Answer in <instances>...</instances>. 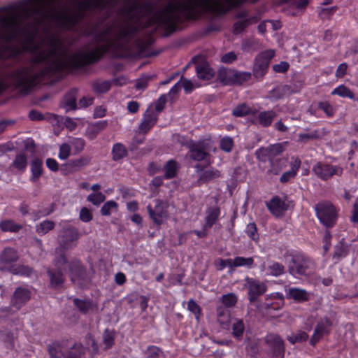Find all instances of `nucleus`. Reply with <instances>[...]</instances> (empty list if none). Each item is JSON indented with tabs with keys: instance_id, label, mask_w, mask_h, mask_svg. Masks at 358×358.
<instances>
[{
	"instance_id": "obj_1",
	"label": "nucleus",
	"mask_w": 358,
	"mask_h": 358,
	"mask_svg": "<svg viewBox=\"0 0 358 358\" xmlns=\"http://www.w3.org/2000/svg\"><path fill=\"white\" fill-rule=\"evenodd\" d=\"M60 0H23L20 3L21 9L26 18L33 20L34 27L31 31L24 30V39L18 45H9L22 35V31L20 15L13 13L1 17L0 24L3 29L0 30V42L4 43L1 48L8 52L12 57H17L24 52L31 53L29 66H22L9 72L6 80H0V94L9 87L24 95L28 94L32 88L45 77L52 76L65 71L62 62L63 50L56 36L50 35L47 38L48 49L40 50L41 45L36 41L38 28L46 20L55 21L59 27L66 29H72L83 18V12L72 15L60 13L55 3Z\"/></svg>"
},
{
	"instance_id": "obj_2",
	"label": "nucleus",
	"mask_w": 358,
	"mask_h": 358,
	"mask_svg": "<svg viewBox=\"0 0 358 358\" xmlns=\"http://www.w3.org/2000/svg\"><path fill=\"white\" fill-rule=\"evenodd\" d=\"M243 0H171L155 12L152 20L169 34L176 31L179 23L196 20L204 13L222 15L238 6Z\"/></svg>"
},
{
	"instance_id": "obj_3",
	"label": "nucleus",
	"mask_w": 358,
	"mask_h": 358,
	"mask_svg": "<svg viewBox=\"0 0 358 358\" xmlns=\"http://www.w3.org/2000/svg\"><path fill=\"white\" fill-rule=\"evenodd\" d=\"M112 24H106L101 30L94 34L92 44L94 49L88 52L77 51L72 55L68 54V50L62 40L56 36L63 50L62 62L66 71L78 69L99 61L103 55L112 48L115 47L118 41L129 42L140 30L138 25L127 24L118 31L117 38H110L113 31Z\"/></svg>"
},
{
	"instance_id": "obj_4",
	"label": "nucleus",
	"mask_w": 358,
	"mask_h": 358,
	"mask_svg": "<svg viewBox=\"0 0 358 358\" xmlns=\"http://www.w3.org/2000/svg\"><path fill=\"white\" fill-rule=\"evenodd\" d=\"M320 222L327 229L332 228L336 224L338 213L335 206L328 201H321L314 207Z\"/></svg>"
},
{
	"instance_id": "obj_5",
	"label": "nucleus",
	"mask_w": 358,
	"mask_h": 358,
	"mask_svg": "<svg viewBox=\"0 0 358 358\" xmlns=\"http://www.w3.org/2000/svg\"><path fill=\"white\" fill-rule=\"evenodd\" d=\"M153 9L151 1L141 3L138 0H128L124 5L122 12L130 21H138L143 15L150 13Z\"/></svg>"
},
{
	"instance_id": "obj_6",
	"label": "nucleus",
	"mask_w": 358,
	"mask_h": 358,
	"mask_svg": "<svg viewBox=\"0 0 358 358\" xmlns=\"http://www.w3.org/2000/svg\"><path fill=\"white\" fill-rule=\"evenodd\" d=\"M274 56V50H266L261 52L255 57L252 75L257 80H262L264 78L267 73L270 62Z\"/></svg>"
},
{
	"instance_id": "obj_7",
	"label": "nucleus",
	"mask_w": 358,
	"mask_h": 358,
	"mask_svg": "<svg viewBox=\"0 0 358 358\" xmlns=\"http://www.w3.org/2000/svg\"><path fill=\"white\" fill-rule=\"evenodd\" d=\"M154 206L148 205V213L153 223L157 226H160L165 223L169 217V204L159 199L154 200Z\"/></svg>"
},
{
	"instance_id": "obj_8",
	"label": "nucleus",
	"mask_w": 358,
	"mask_h": 358,
	"mask_svg": "<svg viewBox=\"0 0 358 358\" xmlns=\"http://www.w3.org/2000/svg\"><path fill=\"white\" fill-rule=\"evenodd\" d=\"M80 236L78 229L69 225L61 230L57 241L62 249L68 250L76 247Z\"/></svg>"
},
{
	"instance_id": "obj_9",
	"label": "nucleus",
	"mask_w": 358,
	"mask_h": 358,
	"mask_svg": "<svg viewBox=\"0 0 358 358\" xmlns=\"http://www.w3.org/2000/svg\"><path fill=\"white\" fill-rule=\"evenodd\" d=\"M313 265V262L308 257L302 254H296L291 256L288 271L292 275H306Z\"/></svg>"
},
{
	"instance_id": "obj_10",
	"label": "nucleus",
	"mask_w": 358,
	"mask_h": 358,
	"mask_svg": "<svg viewBox=\"0 0 358 358\" xmlns=\"http://www.w3.org/2000/svg\"><path fill=\"white\" fill-rule=\"evenodd\" d=\"M312 171L317 178L324 181L334 176H341L343 173V169L341 166L322 162H317L313 166Z\"/></svg>"
},
{
	"instance_id": "obj_11",
	"label": "nucleus",
	"mask_w": 358,
	"mask_h": 358,
	"mask_svg": "<svg viewBox=\"0 0 358 358\" xmlns=\"http://www.w3.org/2000/svg\"><path fill=\"white\" fill-rule=\"evenodd\" d=\"M189 149L190 158L194 161L201 162L204 160L209 154L206 152V147L203 141H194L192 140L187 141L186 143L181 142Z\"/></svg>"
},
{
	"instance_id": "obj_12",
	"label": "nucleus",
	"mask_w": 358,
	"mask_h": 358,
	"mask_svg": "<svg viewBox=\"0 0 358 358\" xmlns=\"http://www.w3.org/2000/svg\"><path fill=\"white\" fill-rule=\"evenodd\" d=\"M264 341L270 348V351L273 357H282L284 356V341L279 335L275 334H268L265 336Z\"/></svg>"
},
{
	"instance_id": "obj_13",
	"label": "nucleus",
	"mask_w": 358,
	"mask_h": 358,
	"mask_svg": "<svg viewBox=\"0 0 358 358\" xmlns=\"http://www.w3.org/2000/svg\"><path fill=\"white\" fill-rule=\"evenodd\" d=\"M245 282L248 290V300L250 303L256 301L259 296L266 292L267 287L263 282L248 277L245 278Z\"/></svg>"
},
{
	"instance_id": "obj_14",
	"label": "nucleus",
	"mask_w": 358,
	"mask_h": 358,
	"mask_svg": "<svg viewBox=\"0 0 358 358\" xmlns=\"http://www.w3.org/2000/svg\"><path fill=\"white\" fill-rule=\"evenodd\" d=\"M69 275L73 283L80 284V281L86 278V269L78 259H71L68 262Z\"/></svg>"
},
{
	"instance_id": "obj_15",
	"label": "nucleus",
	"mask_w": 358,
	"mask_h": 358,
	"mask_svg": "<svg viewBox=\"0 0 358 358\" xmlns=\"http://www.w3.org/2000/svg\"><path fill=\"white\" fill-rule=\"evenodd\" d=\"M19 259L17 251L10 247L5 248L0 253V270L10 271L13 263Z\"/></svg>"
},
{
	"instance_id": "obj_16",
	"label": "nucleus",
	"mask_w": 358,
	"mask_h": 358,
	"mask_svg": "<svg viewBox=\"0 0 358 358\" xmlns=\"http://www.w3.org/2000/svg\"><path fill=\"white\" fill-rule=\"evenodd\" d=\"M332 326V322L327 317L321 318L317 323L314 333L310 338V343L315 345L325 334L330 332V327Z\"/></svg>"
},
{
	"instance_id": "obj_17",
	"label": "nucleus",
	"mask_w": 358,
	"mask_h": 358,
	"mask_svg": "<svg viewBox=\"0 0 358 358\" xmlns=\"http://www.w3.org/2000/svg\"><path fill=\"white\" fill-rule=\"evenodd\" d=\"M194 168L199 174L197 182L199 184L208 183L221 176L220 171L215 168L204 170L205 166L200 164H196Z\"/></svg>"
},
{
	"instance_id": "obj_18",
	"label": "nucleus",
	"mask_w": 358,
	"mask_h": 358,
	"mask_svg": "<svg viewBox=\"0 0 358 358\" xmlns=\"http://www.w3.org/2000/svg\"><path fill=\"white\" fill-rule=\"evenodd\" d=\"M31 299V292L26 288L17 287L12 296L10 306L19 310Z\"/></svg>"
},
{
	"instance_id": "obj_19",
	"label": "nucleus",
	"mask_w": 358,
	"mask_h": 358,
	"mask_svg": "<svg viewBox=\"0 0 358 358\" xmlns=\"http://www.w3.org/2000/svg\"><path fill=\"white\" fill-rule=\"evenodd\" d=\"M158 115L152 109H148L138 127L140 133L146 134L157 122Z\"/></svg>"
},
{
	"instance_id": "obj_20",
	"label": "nucleus",
	"mask_w": 358,
	"mask_h": 358,
	"mask_svg": "<svg viewBox=\"0 0 358 358\" xmlns=\"http://www.w3.org/2000/svg\"><path fill=\"white\" fill-rule=\"evenodd\" d=\"M286 298L298 303H303L310 300V293L303 289L290 287L286 291Z\"/></svg>"
},
{
	"instance_id": "obj_21",
	"label": "nucleus",
	"mask_w": 358,
	"mask_h": 358,
	"mask_svg": "<svg viewBox=\"0 0 358 358\" xmlns=\"http://www.w3.org/2000/svg\"><path fill=\"white\" fill-rule=\"evenodd\" d=\"M296 92V90L292 85H277L269 92V96L274 99H280L285 96H289Z\"/></svg>"
},
{
	"instance_id": "obj_22",
	"label": "nucleus",
	"mask_w": 358,
	"mask_h": 358,
	"mask_svg": "<svg viewBox=\"0 0 358 358\" xmlns=\"http://www.w3.org/2000/svg\"><path fill=\"white\" fill-rule=\"evenodd\" d=\"M266 206L271 213L276 217L281 216L287 210L285 201L278 196L273 197L267 202Z\"/></svg>"
},
{
	"instance_id": "obj_23",
	"label": "nucleus",
	"mask_w": 358,
	"mask_h": 358,
	"mask_svg": "<svg viewBox=\"0 0 358 358\" xmlns=\"http://www.w3.org/2000/svg\"><path fill=\"white\" fill-rule=\"evenodd\" d=\"M92 157L88 155L81 156L78 159L70 160L67 164L63 166L71 172H76L80 171L85 166L90 164Z\"/></svg>"
},
{
	"instance_id": "obj_24",
	"label": "nucleus",
	"mask_w": 358,
	"mask_h": 358,
	"mask_svg": "<svg viewBox=\"0 0 358 358\" xmlns=\"http://www.w3.org/2000/svg\"><path fill=\"white\" fill-rule=\"evenodd\" d=\"M108 124L107 120H100L90 124L85 131L86 137L90 140H94L101 131L107 127Z\"/></svg>"
},
{
	"instance_id": "obj_25",
	"label": "nucleus",
	"mask_w": 358,
	"mask_h": 358,
	"mask_svg": "<svg viewBox=\"0 0 358 358\" xmlns=\"http://www.w3.org/2000/svg\"><path fill=\"white\" fill-rule=\"evenodd\" d=\"M73 304L79 312L83 315H87L97 309V305L90 299L75 298L73 299Z\"/></svg>"
},
{
	"instance_id": "obj_26",
	"label": "nucleus",
	"mask_w": 358,
	"mask_h": 358,
	"mask_svg": "<svg viewBox=\"0 0 358 358\" xmlns=\"http://www.w3.org/2000/svg\"><path fill=\"white\" fill-rule=\"evenodd\" d=\"M47 273L52 287L59 288L63 285L65 278L62 269L48 268Z\"/></svg>"
},
{
	"instance_id": "obj_27",
	"label": "nucleus",
	"mask_w": 358,
	"mask_h": 358,
	"mask_svg": "<svg viewBox=\"0 0 358 358\" xmlns=\"http://www.w3.org/2000/svg\"><path fill=\"white\" fill-rule=\"evenodd\" d=\"M204 229H210L215 224L220 215V209L219 207H210L206 212Z\"/></svg>"
},
{
	"instance_id": "obj_28",
	"label": "nucleus",
	"mask_w": 358,
	"mask_h": 358,
	"mask_svg": "<svg viewBox=\"0 0 358 358\" xmlns=\"http://www.w3.org/2000/svg\"><path fill=\"white\" fill-rule=\"evenodd\" d=\"M196 71L198 78L203 80H209L213 78L215 75V71L207 63H200L197 64Z\"/></svg>"
},
{
	"instance_id": "obj_29",
	"label": "nucleus",
	"mask_w": 358,
	"mask_h": 358,
	"mask_svg": "<svg viewBox=\"0 0 358 358\" xmlns=\"http://www.w3.org/2000/svg\"><path fill=\"white\" fill-rule=\"evenodd\" d=\"M28 165V157L24 152H20L15 155L14 160L10 164V167H13L20 173H24Z\"/></svg>"
},
{
	"instance_id": "obj_30",
	"label": "nucleus",
	"mask_w": 358,
	"mask_h": 358,
	"mask_svg": "<svg viewBox=\"0 0 358 358\" xmlns=\"http://www.w3.org/2000/svg\"><path fill=\"white\" fill-rule=\"evenodd\" d=\"M234 69L220 68L217 72V79L224 85H232Z\"/></svg>"
},
{
	"instance_id": "obj_31",
	"label": "nucleus",
	"mask_w": 358,
	"mask_h": 358,
	"mask_svg": "<svg viewBox=\"0 0 358 358\" xmlns=\"http://www.w3.org/2000/svg\"><path fill=\"white\" fill-rule=\"evenodd\" d=\"M31 176L30 180L32 182H36L41 176L43 172V161L40 158L34 159L30 164Z\"/></svg>"
},
{
	"instance_id": "obj_32",
	"label": "nucleus",
	"mask_w": 358,
	"mask_h": 358,
	"mask_svg": "<svg viewBox=\"0 0 358 358\" xmlns=\"http://www.w3.org/2000/svg\"><path fill=\"white\" fill-rule=\"evenodd\" d=\"M277 114L273 110H265L260 112L257 117L258 123L262 127H269L273 120L276 117Z\"/></svg>"
},
{
	"instance_id": "obj_33",
	"label": "nucleus",
	"mask_w": 358,
	"mask_h": 358,
	"mask_svg": "<svg viewBox=\"0 0 358 358\" xmlns=\"http://www.w3.org/2000/svg\"><path fill=\"white\" fill-rule=\"evenodd\" d=\"M259 19L256 16H252L243 20H239L233 25L234 34H241L250 24L257 22Z\"/></svg>"
},
{
	"instance_id": "obj_34",
	"label": "nucleus",
	"mask_w": 358,
	"mask_h": 358,
	"mask_svg": "<svg viewBox=\"0 0 358 358\" xmlns=\"http://www.w3.org/2000/svg\"><path fill=\"white\" fill-rule=\"evenodd\" d=\"M22 228L23 226L22 224L16 223L11 219L0 221V229L3 232L17 233Z\"/></svg>"
},
{
	"instance_id": "obj_35",
	"label": "nucleus",
	"mask_w": 358,
	"mask_h": 358,
	"mask_svg": "<svg viewBox=\"0 0 358 358\" xmlns=\"http://www.w3.org/2000/svg\"><path fill=\"white\" fill-rule=\"evenodd\" d=\"M85 354V348L80 343H75L67 351L64 358H81Z\"/></svg>"
},
{
	"instance_id": "obj_36",
	"label": "nucleus",
	"mask_w": 358,
	"mask_h": 358,
	"mask_svg": "<svg viewBox=\"0 0 358 358\" xmlns=\"http://www.w3.org/2000/svg\"><path fill=\"white\" fill-rule=\"evenodd\" d=\"M251 78L252 73L249 71H239L234 69L232 85L241 86L245 83L249 81Z\"/></svg>"
},
{
	"instance_id": "obj_37",
	"label": "nucleus",
	"mask_w": 358,
	"mask_h": 358,
	"mask_svg": "<svg viewBox=\"0 0 358 358\" xmlns=\"http://www.w3.org/2000/svg\"><path fill=\"white\" fill-rule=\"evenodd\" d=\"M287 159H275L270 162V168L267 171L268 174L278 175L286 166Z\"/></svg>"
},
{
	"instance_id": "obj_38",
	"label": "nucleus",
	"mask_w": 358,
	"mask_h": 358,
	"mask_svg": "<svg viewBox=\"0 0 358 358\" xmlns=\"http://www.w3.org/2000/svg\"><path fill=\"white\" fill-rule=\"evenodd\" d=\"M106 0H83L79 6L83 9L98 8L103 10L106 7Z\"/></svg>"
},
{
	"instance_id": "obj_39",
	"label": "nucleus",
	"mask_w": 358,
	"mask_h": 358,
	"mask_svg": "<svg viewBox=\"0 0 358 358\" xmlns=\"http://www.w3.org/2000/svg\"><path fill=\"white\" fill-rule=\"evenodd\" d=\"M226 262H227V265L230 267L243 266L251 267L253 265L254 259L252 257H236L234 260L228 259Z\"/></svg>"
},
{
	"instance_id": "obj_40",
	"label": "nucleus",
	"mask_w": 358,
	"mask_h": 358,
	"mask_svg": "<svg viewBox=\"0 0 358 358\" xmlns=\"http://www.w3.org/2000/svg\"><path fill=\"white\" fill-rule=\"evenodd\" d=\"M77 89L71 90L64 96V106L66 110H75L77 107L76 98H77Z\"/></svg>"
},
{
	"instance_id": "obj_41",
	"label": "nucleus",
	"mask_w": 358,
	"mask_h": 358,
	"mask_svg": "<svg viewBox=\"0 0 358 358\" xmlns=\"http://www.w3.org/2000/svg\"><path fill=\"white\" fill-rule=\"evenodd\" d=\"M112 158L114 161H119L128 155V151L124 145L121 143H117L113 145L112 148Z\"/></svg>"
},
{
	"instance_id": "obj_42",
	"label": "nucleus",
	"mask_w": 358,
	"mask_h": 358,
	"mask_svg": "<svg viewBox=\"0 0 358 358\" xmlns=\"http://www.w3.org/2000/svg\"><path fill=\"white\" fill-rule=\"evenodd\" d=\"M350 245L348 244L344 238H342L339 243L335 246L334 258H343L346 257L350 250Z\"/></svg>"
},
{
	"instance_id": "obj_43",
	"label": "nucleus",
	"mask_w": 358,
	"mask_h": 358,
	"mask_svg": "<svg viewBox=\"0 0 358 358\" xmlns=\"http://www.w3.org/2000/svg\"><path fill=\"white\" fill-rule=\"evenodd\" d=\"M178 169L179 166L176 161L173 159L169 160L164 166L165 178L171 179L175 178L177 175Z\"/></svg>"
},
{
	"instance_id": "obj_44",
	"label": "nucleus",
	"mask_w": 358,
	"mask_h": 358,
	"mask_svg": "<svg viewBox=\"0 0 358 358\" xmlns=\"http://www.w3.org/2000/svg\"><path fill=\"white\" fill-rule=\"evenodd\" d=\"M256 113V110H252L247 104L241 103L233 110L232 115L235 117H244L250 114H255Z\"/></svg>"
},
{
	"instance_id": "obj_45",
	"label": "nucleus",
	"mask_w": 358,
	"mask_h": 358,
	"mask_svg": "<svg viewBox=\"0 0 358 358\" xmlns=\"http://www.w3.org/2000/svg\"><path fill=\"white\" fill-rule=\"evenodd\" d=\"M50 358H64L62 345L58 342H53L48 346Z\"/></svg>"
},
{
	"instance_id": "obj_46",
	"label": "nucleus",
	"mask_w": 358,
	"mask_h": 358,
	"mask_svg": "<svg viewBox=\"0 0 358 358\" xmlns=\"http://www.w3.org/2000/svg\"><path fill=\"white\" fill-rule=\"evenodd\" d=\"M55 227V223L49 220H46L36 226V231L39 235H45L52 231Z\"/></svg>"
},
{
	"instance_id": "obj_47",
	"label": "nucleus",
	"mask_w": 358,
	"mask_h": 358,
	"mask_svg": "<svg viewBox=\"0 0 358 358\" xmlns=\"http://www.w3.org/2000/svg\"><path fill=\"white\" fill-rule=\"evenodd\" d=\"M217 319L220 324H226L230 320V312L226 307L220 306L217 308Z\"/></svg>"
},
{
	"instance_id": "obj_48",
	"label": "nucleus",
	"mask_w": 358,
	"mask_h": 358,
	"mask_svg": "<svg viewBox=\"0 0 358 358\" xmlns=\"http://www.w3.org/2000/svg\"><path fill=\"white\" fill-rule=\"evenodd\" d=\"M331 94H336L341 97H348L351 99L355 98L354 92L343 85H339L338 87L335 88L332 91Z\"/></svg>"
},
{
	"instance_id": "obj_49",
	"label": "nucleus",
	"mask_w": 358,
	"mask_h": 358,
	"mask_svg": "<svg viewBox=\"0 0 358 358\" xmlns=\"http://www.w3.org/2000/svg\"><path fill=\"white\" fill-rule=\"evenodd\" d=\"M14 275H30L33 271V269L27 265H14L9 271Z\"/></svg>"
},
{
	"instance_id": "obj_50",
	"label": "nucleus",
	"mask_w": 358,
	"mask_h": 358,
	"mask_svg": "<svg viewBox=\"0 0 358 358\" xmlns=\"http://www.w3.org/2000/svg\"><path fill=\"white\" fill-rule=\"evenodd\" d=\"M110 83L108 80L102 82L96 81L92 84L94 91L98 94L107 92L110 89Z\"/></svg>"
},
{
	"instance_id": "obj_51",
	"label": "nucleus",
	"mask_w": 358,
	"mask_h": 358,
	"mask_svg": "<svg viewBox=\"0 0 358 358\" xmlns=\"http://www.w3.org/2000/svg\"><path fill=\"white\" fill-rule=\"evenodd\" d=\"M245 327L242 320L236 319L232 324V334L234 337L240 338L244 332Z\"/></svg>"
},
{
	"instance_id": "obj_52",
	"label": "nucleus",
	"mask_w": 358,
	"mask_h": 358,
	"mask_svg": "<svg viewBox=\"0 0 358 358\" xmlns=\"http://www.w3.org/2000/svg\"><path fill=\"white\" fill-rule=\"evenodd\" d=\"M255 156L259 162H266V161H269V162L273 160L270 155V152L268 147L264 148L262 147L257 149L255 151Z\"/></svg>"
},
{
	"instance_id": "obj_53",
	"label": "nucleus",
	"mask_w": 358,
	"mask_h": 358,
	"mask_svg": "<svg viewBox=\"0 0 358 358\" xmlns=\"http://www.w3.org/2000/svg\"><path fill=\"white\" fill-rule=\"evenodd\" d=\"M118 204L115 201H108L106 202L101 208V213L103 216H108L111 214V211L114 210H117Z\"/></svg>"
},
{
	"instance_id": "obj_54",
	"label": "nucleus",
	"mask_w": 358,
	"mask_h": 358,
	"mask_svg": "<svg viewBox=\"0 0 358 358\" xmlns=\"http://www.w3.org/2000/svg\"><path fill=\"white\" fill-rule=\"evenodd\" d=\"M221 301L223 303V306L227 308L233 307L237 303V297L234 293H229L224 294L221 297Z\"/></svg>"
},
{
	"instance_id": "obj_55",
	"label": "nucleus",
	"mask_w": 358,
	"mask_h": 358,
	"mask_svg": "<svg viewBox=\"0 0 358 358\" xmlns=\"http://www.w3.org/2000/svg\"><path fill=\"white\" fill-rule=\"evenodd\" d=\"M245 233L252 241L258 242L259 235L257 232V225L255 222H250L246 226Z\"/></svg>"
},
{
	"instance_id": "obj_56",
	"label": "nucleus",
	"mask_w": 358,
	"mask_h": 358,
	"mask_svg": "<svg viewBox=\"0 0 358 358\" xmlns=\"http://www.w3.org/2000/svg\"><path fill=\"white\" fill-rule=\"evenodd\" d=\"M146 358H164L162 350L154 345L149 346L145 351Z\"/></svg>"
},
{
	"instance_id": "obj_57",
	"label": "nucleus",
	"mask_w": 358,
	"mask_h": 358,
	"mask_svg": "<svg viewBox=\"0 0 358 358\" xmlns=\"http://www.w3.org/2000/svg\"><path fill=\"white\" fill-rule=\"evenodd\" d=\"M106 199V196L101 192L92 193L87 197V200L94 206H99Z\"/></svg>"
},
{
	"instance_id": "obj_58",
	"label": "nucleus",
	"mask_w": 358,
	"mask_h": 358,
	"mask_svg": "<svg viewBox=\"0 0 358 358\" xmlns=\"http://www.w3.org/2000/svg\"><path fill=\"white\" fill-rule=\"evenodd\" d=\"M321 138V134L318 130H314L308 134H300L299 135V141L306 143L310 140L318 139Z\"/></svg>"
},
{
	"instance_id": "obj_59",
	"label": "nucleus",
	"mask_w": 358,
	"mask_h": 358,
	"mask_svg": "<svg viewBox=\"0 0 358 358\" xmlns=\"http://www.w3.org/2000/svg\"><path fill=\"white\" fill-rule=\"evenodd\" d=\"M115 336L113 331L108 329H106L103 334V342L105 345L106 350L110 349L114 344Z\"/></svg>"
},
{
	"instance_id": "obj_60",
	"label": "nucleus",
	"mask_w": 358,
	"mask_h": 358,
	"mask_svg": "<svg viewBox=\"0 0 358 358\" xmlns=\"http://www.w3.org/2000/svg\"><path fill=\"white\" fill-rule=\"evenodd\" d=\"M234 147V140L230 136H224L220 140V148L225 152H230Z\"/></svg>"
},
{
	"instance_id": "obj_61",
	"label": "nucleus",
	"mask_w": 358,
	"mask_h": 358,
	"mask_svg": "<svg viewBox=\"0 0 358 358\" xmlns=\"http://www.w3.org/2000/svg\"><path fill=\"white\" fill-rule=\"evenodd\" d=\"M268 270L271 275L279 276L284 273L285 266L278 262H273L268 266Z\"/></svg>"
},
{
	"instance_id": "obj_62",
	"label": "nucleus",
	"mask_w": 358,
	"mask_h": 358,
	"mask_svg": "<svg viewBox=\"0 0 358 358\" xmlns=\"http://www.w3.org/2000/svg\"><path fill=\"white\" fill-rule=\"evenodd\" d=\"M70 143L73 147L74 154H78L81 152L85 146V140L80 138H73L70 141Z\"/></svg>"
},
{
	"instance_id": "obj_63",
	"label": "nucleus",
	"mask_w": 358,
	"mask_h": 358,
	"mask_svg": "<svg viewBox=\"0 0 358 358\" xmlns=\"http://www.w3.org/2000/svg\"><path fill=\"white\" fill-rule=\"evenodd\" d=\"M270 152V155L272 159L280 155L284 151V147L281 143H275L268 146Z\"/></svg>"
},
{
	"instance_id": "obj_64",
	"label": "nucleus",
	"mask_w": 358,
	"mask_h": 358,
	"mask_svg": "<svg viewBox=\"0 0 358 358\" xmlns=\"http://www.w3.org/2000/svg\"><path fill=\"white\" fill-rule=\"evenodd\" d=\"M318 108L321 109L328 117H332L335 113L333 106L327 101H320L318 103Z\"/></svg>"
}]
</instances>
